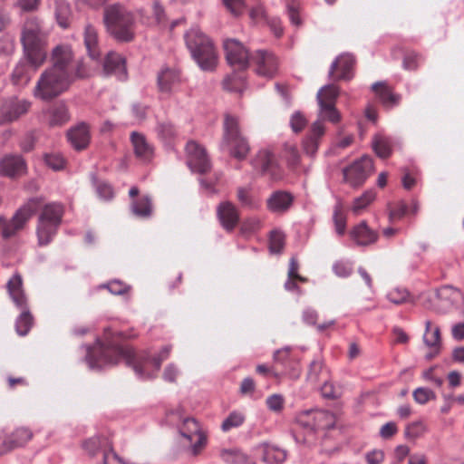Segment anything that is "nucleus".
<instances>
[{
  "label": "nucleus",
  "instance_id": "1",
  "mask_svg": "<svg viewBox=\"0 0 464 464\" xmlns=\"http://www.w3.org/2000/svg\"><path fill=\"white\" fill-rule=\"evenodd\" d=\"M103 23L108 34L117 42L129 43L135 38L134 14L120 4L107 5L103 11Z\"/></svg>",
  "mask_w": 464,
  "mask_h": 464
},
{
  "label": "nucleus",
  "instance_id": "2",
  "mask_svg": "<svg viewBox=\"0 0 464 464\" xmlns=\"http://www.w3.org/2000/svg\"><path fill=\"white\" fill-rule=\"evenodd\" d=\"M21 42L24 55L35 71L47 57V37L35 19L27 20L24 25Z\"/></svg>",
  "mask_w": 464,
  "mask_h": 464
},
{
  "label": "nucleus",
  "instance_id": "3",
  "mask_svg": "<svg viewBox=\"0 0 464 464\" xmlns=\"http://www.w3.org/2000/svg\"><path fill=\"white\" fill-rule=\"evenodd\" d=\"M102 362H92V356L89 353L87 360L89 361L92 368L99 367L102 363L105 364H116L121 359L124 360L126 364L131 366L136 374L141 379H152L156 376V373L150 374L146 372L145 366L148 362V359L138 358L132 350V348L126 345H114L110 348H105L101 352Z\"/></svg>",
  "mask_w": 464,
  "mask_h": 464
},
{
  "label": "nucleus",
  "instance_id": "4",
  "mask_svg": "<svg viewBox=\"0 0 464 464\" xmlns=\"http://www.w3.org/2000/svg\"><path fill=\"white\" fill-rule=\"evenodd\" d=\"M185 42L193 59L204 71L213 70L217 63V53L212 41L198 27L185 34Z\"/></svg>",
  "mask_w": 464,
  "mask_h": 464
},
{
  "label": "nucleus",
  "instance_id": "5",
  "mask_svg": "<svg viewBox=\"0 0 464 464\" xmlns=\"http://www.w3.org/2000/svg\"><path fill=\"white\" fill-rule=\"evenodd\" d=\"M74 81L71 74L49 67L37 81L34 94L41 100L50 101L66 92Z\"/></svg>",
  "mask_w": 464,
  "mask_h": 464
},
{
  "label": "nucleus",
  "instance_id": "6",
  "mask_svg": "<svg viewBox=\"0 0 464 464\" xmlns=\"http://www.w3.org/2000/svg\"><path fill=\"white\" fill-rule=\"evenodd\" d=\"M41 206V198H32L15 211L12 218L7 219L0 216V236L4 239L14 237L18 231L24 227Z\"/></svg>",
  "mask_w": 464,
  "mask_h": 464
},
{
  "label": "nucleus",
  "instance_id": "7",
  "mask_svg": "<svg viewBox=\"0 0 464 464\" xmlns=\"http://www.w3.org/2000/svg\"><path fill=\"white\" fill-rule=\"evenodd\" d=\"M22 277L19 274L14 275L7 283V288L9 295L15 304V305L23 309V312L17 318L15 322V329L19 335L24 336L26 335L32 325H33V316L26 309V297L22 289Z\"/></svg>",
  "mask_w": 464,
  "mask_h": 464
},
{
  "label": "nucleus",
  "instance_id": "8",
  "mask_svg": "<svg viewBox=\"0 0 464 464\" xmlns=\"http://www.w3.org/2000/svg\"><path fill=\"white\" fill-rule=\"evenodd\" d=\"M53 70L71 74L74 80L88 75L87 69L82 60H75L69 45H58L52 52Z\"/></svg>",
  "mask_w": 464,
  "mask_h": 464
},
{
  "label": "nucleus",
  "instance_id": "9",
  "mask_svg": "<svg viewBox=\"0 0 464 464\" xmlns=\"http://www.w3.org/2000/svg\"><path fill=\"white\" fill-rule=\"evenodd\" d=\"M187 165L192 172L206 174L211 169V161L206 149L195 140L186 145Z\"/></svg>",
  "mask_w": 464,
  "mask_h": 464
},
{
  "label": "nucleus",
  "instance_id": "10",
  "mask_svg": "<svg viewBox=\"0 0 464 464\" xmlns=\"http://www.w3.org/2000/svg\"><path fill=\"white\" fill-rule=\"evenodd\" d=\"M372 170V159L368 156H362L360 160L343 169L344 179L353 187L360 186Z\"/></svg>",
  "mask_w": 464,
  "mask_h": 464
},
{
  "label": "nucleus",
  "instance_id": "11",
  "mask_svg": "<svg viewBox=\"0 0 464 464\" xmlns=\"http://www.w3.org/2000/svg\"><path fill=\"white\" fill-rule=\"evenodd\" d=\"M255 72L261 77L271 79L278 72L279 62L274 53L267 50H257L253 55Z\"/></svg>",
  "mask_w": 464,
  "mask_h": 464
},
{
  "label": "nucleus",
  "instance_id": "12",
  "mask_svg": "<svg viewBox=\"0 0 464 464\" xmlns=\"http://www.w3.org/2000/svg\"><path fill=\"white\" fill-rule=\"evenodd\" d=\"M31 106L25 100L9 98L0 102V125L11 123L24 115Z\"/></svg>",
  "mask_w": 464,
  "mask_h": 464
},
{
  "label": "nucleus",
  "instance_id": "13",
  "mask_svg": "<svg viewBox=\"0 0 464 464\" xmlns=\"http://www.w3.org/2000/svg\"><path fill=\"white\" fill-rule=\"evenodd\" d=\"M180 434L191 444V452L194 456L200 453L207 444V436L201 430L195 419H186L180 427Z\"/></svg>",
  "mask_w": 464,
  "mask_h": 464
},
{
  "label": "nucleus",
  "instance_id": "14",
  "mask_svg": "<svg viewBox=\"0 0 464 464\" xmlns=\"http://www.w3.org/2000/svg\"><path fill=\"white\" fill-rule=\"evenodd\" d=\"M252 165L256 169L260 170L263 175H268L273 180H279L283 174L274 156L267 150H261L252 160Z\"/></svg>",
  "mask_w": 464,
  "mask_h": 464
},
{
  "label": "nucleus",
  "instance_id": "15",
  "mask_svg": "<svg viewBox=\"0 0 464 464\" xmlns=\"http://www.w3.org/2000/svg\"><path fill=\"white\" fill-rule=\"evenodd\" d=\"M423 343L430 350V352L426 354V359L431 360L440 353V330L439 326H433L430 320L425 322Z\"/></svg>",
  "mask_w": 464,
  "mask_h": 464
},
{
  "label": "nucleus",
  "instance_id": "16",
  "mask_svg": "<svg viewBox=\"0 0 464 464\" xmlns=\"http://www.w3.org/2000/svg\"><path fill=\"white\" fill-rule=\"evenodd\" d=\"M130 139L135 157L143 162H150L154 156V148L146 137L138 131H132Z\"/></svg>",
  "mask_w": 464,
  "mask_h": 464
},
{
  "label": "nucleus",
  "instance_id": "17",
  "mask_svg": "<svg viewBox=\"0 0 464 464\" xmlns=\"http://www.w3.org/2000/svg\"><path fill=\"white\" fill-rule=\"evenodd\" d=\"M124 57L115 52H110L104 60L103 71L107 75L113 74L120 81L127 79V69Z\"/></svg>",
  "mask_w": 464,
  "mask_h": 464
},
{
  "label": "nucleus",
  "instance_id": "18",
  "mask_svg": "<svg viewBox=\"0 0 464 464\" xmlns=\"http://www.w3.org/2000/svg\"><path fill=\"white\" fill-rule=\"evenodd\" d=\"M257 453L261 456L264 462L267 464L283 463L287 457L286 451L275 444L263 442L256 448Z\"/></svg>",
  "mask_w": 464,
  "mask_h": 464
},
{
  "label": "nucleus",
  "instance_id": "19",
  "mask_svg": "<svg viewBox=\"0 0 464 464\" xmlns=\"http://www.w3.org/2000/svg\"><path fill=\"white\" fill-rule=\"evenodd\" d=\"M350 235L356 245L362 246L374 244L379 237L378 232L372 229L365 221H362L355 226Z\"/></svg>",
  "mask_w": 464,
  "mask_h": 464
},
{
  "label": "nucleus",
  "instance_id": "20",
  "mask_svg": "<svg viewBox=\"0 0 464 464\" xmlns=\"http://www.w3.org/2000/svg\"><path fill=\"white\" fill-rule=\"evenodd\" d=\"M294 197L291 193L283 190L275 191L266 200V208L273 213H284L292 206Z\"/></svg>",
  "mask_w": 464,
  "mask_h": 464
},
{
  "label": "nucleus",
  "instance_id": "21",
  "mask_svg": "<svg viewBox=\"0 0 464 464\" xmlns=\"http://www.w3.org/2000/svg\"><path fill=\"white\" fill-rule=\"evenodd\" d=\"M68 140L76 150H82L90 143L91 135L89 126L82 122L72 128L67 133Z\"/></svg>",
  "mask_w": 464,
  "mask_h": 464
},
{
  "label": "nucleus",
  "instance_id": "22",
  "mask_svg": "<svg viewBox=\"0 0 464 464\" xmlns=\"http://www.w3.org/2000/svg\"><path fill=\"white\" fill-rule=\"evenodd\" d=\"M32 437L33 433L30 430L26 428L16 429L10 437L3 442L0 448V455L24 446L32 439Z\"/></svg>",
  "mask_w": 464,
  "mask_h": 464
},
{
  "label": "nucleus",
  "instance_id": "23",
  "mask_svg": "<svg viewBox=\"0 0 464 464\" xmlns=\"http://www.w3.org/2000/svg\"><path fill=\"white\" fill-rule=\"evenodd\" d=\"M158 87L161 92H170L180 82L179 72L175 68L162 67L157 77Z\"/></svg>",
  "mask_w": 464,
  "mask_h": 464
},
{
  "label": "nucleus",
  "instance_id": "24",
  "mask_svg": "<svg viewBox=\"0 0 464 464\" xmlns=\"http://www.w3.org/2000/svg\"><path fill=\"white\" fill-rule=\"evenodd\" d=\"M25 163L22 157L8 155L0 160V174L6 177H15L24 173Z\"/></svg>",
  "mask_w": 464,
  "mask_h": 464
},
{
  "label": "nucleus",
  "instance_id": "25",
  "mask_svg": "<svg viewBox=\"0 0 464 464\" xmlns=\"http://www.w3.org/2000/svg\"><path fill=\"white\" fill-rule=\"evenodd\" d=\"M324 130V126L320 121H315L313 123L310 134L303 141V149L307 155L314 156L315 154Z\"/></svg>",
  "mask_w": 464,
  "mask_h": 464
},
{
  "label": "nucleus",
  "instance_id": "26",
  "mask_svg": "<svg viewBox=\"0 0 464 464\" xmlns=\"http://www.w3.org/2000/svg\"><path fill=\"white\" fill-rule=\"evenodd\" d=\"M353 64L354 58L352 54H342L333 63L329 73L330 75H334V73L337 72L338 79L349 80L352 77Z\"/></svg>",
  "mask_w": 464,
  "mask_h": 464
},
{
  "label": "nucleus",
  "instance_id": "27",
  "mask_svg": "<svg viewBox=\"0 0 464 464\" xmlns=\"http://www.w3.org/2000/svg\"><path fill=\"white\" fill-rule=\"evenodd\" d=\"M48 6L53 9L56 22L62 28H67L71 22L72 11L65 0H48Z\"/></svg>",
  "mask_w": 464,
  "mask_h": 464
},
{
  "label": "nucleus",
  "instance_id": "28",
  "mask_svg": "<svg viewBox=\"0 0 464 464\" xmlns=\"http://www.w3.org/2000/svg\"><path fill=\"white\" fill-rule=\"evenodd\" d=\"M83 41L88 55L97 60L101 56L98 31L92 24H86L83 31Z\"/></svg>",
  "mask_w": 464,
  "mask_h": 464
},
{
  "label": "nucleus",
  "instance_id": "29",
  "mask_svg": "<svg viewBox=\"0 0 464 464\" xmlns=\"http://www.w3.org/2000/svg\"><path fill=\"white\" fill-rule=\"evenodd\" d=\"M63 213L64 208L63 204L51 202L42 208L38 219L60 226Z\"/></svg>",
  "mask_w": 464,
  "mask_h": 464
},
{
  "label": "nucleus",
  "instance_id": "30",
  "mask_svg": "<svg viewBox=\"0 0 464 464\" xmlns=\"http://www.w3.org/2000/svg\"><path fill=\"white\" fill-rule=\"evenodd\" d=\"M327 413L320 411H307L301 412L296 417V421L300 427L314 431L321 427V420L327 417Z\"/></svg>",
  "mask_w": 464,
  "mask_h": 464
},
{
  "label": "nucleus",
  "instance_id": "31",
  "mask_svg": "<svg viewBox=\"0 0 464 464\" xmlns=\"http://www.w3.org/2000/svg\"><path fill=\"white\" fill-rule=\"evenodd\" d=\"M372 88L382 104L386 107L395 106L401 100V96L394 94L392 89L385 82H376Z\"/></svg>",
  "mask_w": 464,
  "mask_h": 464
},
{
  "label": "nucleus",
  "instance_id": "32",
  "mask_svg": "<svg viewBox=\"0 0 464 464\" xmlns=\"http://www.w3.org/2000/svg\"><path fill=\"white\" fill-rule=\"evenodd\" d=\"M250 55L248 49L241 43L234 40V72L246 71L249 66Z\"/></svg>",
  "mask_w": 464,
  "mask_h": 464
},
{
  "label": "nucleus",
  "instance_id": "33",
  "mask_svg": "<svg viewBox=\"0 0 464 464\" xmlns=\"http://www.w3.org/2000/svg\"><path fill=\"white\" fill-rule=\"evenodd\" d=\"M59 227L60 226L58 225L38 219L36 226L38 244L40 246H46L51 243L56 235Z\"/></svg>",
  "mask_w": 464,
  "mask_h": 464
},
{
  "label": "nucleus",
  "instance_id": "34",
  "mask_svg": "<svg viewBox=\"0 0 464 464\" xmlns=\"http://www.w3.org/2000/svg\"><path fill=\"white\" fill-rule=\"evenodd\" d=\"M274 360L276 363L284 365L285 372L289 373L292 377L296 378L299 376L300 372L295 368L296 362L290 360V348H283L278 350L274 354Z\"/></svg>",
  "mask_w": 464,
  "mask_h": 464
},
{
  "label": "nucleus",
  "instance_id": "35",
  "mask_svg": "<svg viewBox=\"0 0 464 464\" xmlns=\"http://www.w3.org/2000/svg\"><path fill=\"white\" fill-rule=\"evenodd\" d=\"M48 115L51 126H61L70 120L68 108L63 103L52 106L48 111Z\"/></svg>",
  "mask_w": 464,
  "mask_h": 464
},
{
  "label": "nucleus",
  "instance_id": "36",
  "mask_svg": "<svg viewBox=\"0 0 464 464\" xmlns=\"http://www.w3.org/2000/svg\"><path fill=\"white\" fill-rule=\"evenodd\" d=\"M339 95V89L334 84L325 85L322 87L316 95L319 106L335 105L337 97Z\"/></svg>",
  "mask_w": 464,
  "mask_h": 464
},
{
  "label": "nucleus",
  "instance_id": "37",
  "mask_svg": "<svg viewBox=\"0 0 464 464\" xmlns=\"http://www.w3.org/2000/svg\"><path fill=\"white\" fill-rule=\"evenodd\" d=\"M372 149L382 159H387L392 152V142L389 137L378 134L372 140Z\"/></svg>",
  "mask_w": 464,
  "mask_h": 464
},
{
  "label": "nucleus",
  "instance_id": "38",
  "mask_svg": "<svg viewBox=\"0 0 464 464\" xmlns=\"http://www.w3.org/2000/svg\"><path fill=\"white\" fill-rule=\"evenodd\" d=\"M250 150L247 140L241 134L234 123V158L245 159Z\"/></svg>",
  "mask_w": 464,
  "mask_h": 464
},
{
  "label": "nucleus",
  "instance_id": "39",
  "mask_svg": "<svg viewBox=\"0 0 464 464\" xmlns=\"http://www.w3.org/2000/svg\"><path fill=\"white\" fill-rule=\"evenodd\" d=\"M131 210L133 214L139 218H146L150 217L152 213L151 199L148 196H145L134 200L131 204Z\"/></svg>",
  "mask_w": 464,
  "mask_h": 464
},
{
  "label": "nucleus",
  "instance_id": "40",
  "mask_svg": "<svg viewBox=\"0 0 464 464\" xmlns=\"http://www.w3.org/2000/svg\"><path fill=\"white\" fill-rule=\"evenodd\" d=\"M217 212L222 227L228 232L232 231V204L229 201L220 203Z\"/></svg>",
  "mask_w": 464,
  "mask_h": 464
},
{
  "label": "nucleus",
  "instance_id": "41",
  "mask_svg": "<svg viewBox=\"0 0 464 464\" xmlns=\"http://www.w3.org/2000/svg\"><path fill=\"white\" fill-rule=\"evenodd\" d=\"M322 124L324 121H328L334 124L338 123L341 121V114L336 109L335 105H324L319 106L318 119Z\"/></svg>",
  "mask_w": 464,
  "mask_h": 464
},
{
  "label": "nucleus",
  "instance_id": "42",
  "mask_svg": "<svg viewBox=\"0 0 464 464\" xmlns=\"http://www.w3.org/2000/svg\"><path fill=\"white\" fill-rule=\"evenodd\" d=\"M31 79L28 66L24 63H19L12 73L13 82L16 85H25Z\"/></svg>",
  "mask_w": 464,
  "mask_h": 464
},
{
  "label": "nucleus",
  "instance_id": "43",
  "mask_svg": "<svg viewBox=\"0 0 464 464\" xmlns=\"http://www.w3.org/2000/svg\"><path fill=\"white\" fill-rule=\"evenodd\" d=\"M237 199L242 207L255 208L258 206L257 200L252 195L251 188L240 187L237 188Z\"/></svg>",
  "mask_w": 464,
  "mask_h": 464
},
{
  "label": "nucleus",
  "instance_id": "44",
  "mask_svg": "<svg viewBox=\"0 0 464 464\" xmlns=\"http://www.w3.org/2000/svg\"><path fill=\"white\" fill-rule=\"evenodd\" d=\"M375 198V192L373 190L365 191L361 197L354 199L352 211L355 215L361 214V212L369 206Z\"/></svg>",
  "mask_w": 464,
  "mask_h": 464
},
{
  "label": "nucleus",
  "instance_id": "45",
  "mask_svg": "<svg viewBox=\"0 0 464 464\" xmlns=\"http://www.w3.org/2000/svg\"><path fill=\"white\" fill-rule=\"evenodd\" d=\"M427 430L425 424L421 420H416L409 423L404 430V436L408 440H416L421 437Z\"/></svg>",
  "mask_w": 464,
  "mask_h": 464
},
{
  "label": "nucleus",
  "instance_id": "46",
  "mask_svg": "<svg viewBox=\"0 0 464 464\" xmlns=\"http://www.w3.org/2000/svg\"><path fill=\"white\" fill-rule=\"evenodd\" d=\"M335 231L338 235H343L346 227V217L343 209L342 204L335 205L333 217Z\"/></svg>",
  "mask_w": 464,
  "mask_h": 464
},
{
  "label": "nucleus",
  "instance_id": "47",
  "mask_svg": "<svg viewBox=\"0 0 464 464\" xmlns=\"http://www.w3.org/2000/svg\"><path fill=\"white\" fill-rule=\"evenodd\" d=\"M225 131L220 143V149L227 151L229 155H232V132H231V122L228 115L226 116Z\"/></svg>",
  "mask_w": 464,
  "mask_h": 464
},
{
  "label": "nucleus",
  "instance_id": "48",
  "mask_svg": "<svg viewBox=\"0 0 464 464\" xmlns=\"http://www.w3.org/2000/svg\"><path fill=\"white\" fill-rule=\"evenodd\" d=\"M387 298L395 304H401L409 301L410 293L405 288L396 287L388 293Z\"/></svg>",
  "mask_w": 464,
  "mask_h": 464
},
{
  "label": "nucleus",
  "instance_id": "49",
  "mask_svg": "<svg viewBox=\"0 0 464 464\" xmlns=\"http://www.w3.org/2000/svg\"><path fill=\"white\" fill-rule=\"evenodd\" d=\"M106 442L105 438L99 436L92 437L83 442V449L91 455L94 456Z\"/></svg>",
  "mask_w": 464,
  "mask_h": 464
},
{
  "label": "nucleus",
  "instance_id": "50",
  "mask_svg": "<svg viewBox=\"0 0 464 464\" xmlns=\"http://www.w3.org/2000/svg\"><path fill=\"white\" fill-rule=\"evenodd\" d=\"M285 246V235L279 230H273L270 234L269 247L273 253H280Z\"/></svg>",
  "mask_w": 464,
  "mask_h": 464
},
{
  "label": "nucleus",
  "instance_id": "51",
  "mask_svg": "<svg viewBox=\"0 0 464 464\" xmlns=\"http://www.w3.org/2000/svg\"><path fill=\"white\" fill-rule=\"evenodd\" d=\"M156 131L158 136L163 140H169L176 134L175 127L169 121L159 122Z\"/></svg>",
  "mask_w": 464,
  "mask_h": 464
},
{
  "label": "nucleus",
  "instance_id": "52",
  "mask_svg": "<svg viewBox=\"0 0 464 464\" xmlns=\"http://www.w3.org/2000/svg\"><path fill=\"white\" fill-rule=\"evenodd\" d=\"M260 227L261 222L259 218L256 217L249 218L241 224L240 233L246 237L257 231Z\"/></svg>",
  "mask_w": 464,
  "mask_h": 464
},
{
  "label": "nucleus",
  "instance_id": "53",
  "mask_svg": "<svg viewBox=\"0 0 464 464\" xmlns=\"http://www.w3.org/2000/svg\"><path fill=\"white\" fill-rule=\"evenodd\" d=\"M286 9L291 23L296 26L302 24L299 16V1L298 0H285Z\"/></svg>",
  "mask_w": 464,
  "mask_h": 464
},
{
  "label": "nucleus",
  "instance_id": "54",
  "mask_svg": "<svg viewBox=\"0 0 464 464\" xmlns=\"http://www.w3.org/2000/svg\"><path fill=\"white\" fill-rule=\"evenodd\" d=\"M44 161L46 165L53 170H60L64 168L65 160L59 153L45 154Z\"/></svg>",
  "mask_w": 464,
  "mask_h": 464
},
{
  "label": "nucleus",
  "instance_id": "55",
  "mask_svg": "<svg viewBox=\"0 0 464 464\" xmlns=\"http://www.w3.org/2000/svg\"><path fill=\"white\" fill-rule=\"evenodd\" d=\"M42 0H16L14 6L19 8L23 13L36 12Z\"/></svg>",
  "mask_w": 464,
  "mask_h": 464
},
{
  "label": "nucleus",
  "instance_id": "56",
  "mask_svg": "<svg viewBox=\"0 0 464 464\" xmlns=\"http://www.w3.org/2000/svg\"><path fill=\"white\" fill-rule=\"evenodd\" d=\"M413 398L419 404H425L435 398L434 392L428 388H417L413 392Z\"/></svg>",
  "mask_w": 464,
  "mask_h": 464
},
{
  "label": "nucleus",
  "instance_id": "57",
  "mask_svg": "<svg viewBox=\"0 0 464 464\" xmlns=\"http://www.w3.org/2000/svg\"><path fill=\"white\" fill-rule=\"evenodd\" d=\"M285 400L280 394H273L266 398V404L267 408L276 413H279L284 409Z\"/></svg>",
  "mask_w": 464,
  "mask_h": 464
},
{
  "label": "nucleus",
  "instance_id": "58",
  "mask_svg": "<svg viewBox=\"0 0 464 464\" xmlns=\"http://www.w3.org/2000/svg\"><path fill=\"white\" fill-rule=\"evenodd\" d=\"M180 374V370L178 365L171 362L169 363L163 371L162 378L167 382L174 383L177 382L179 375Z\"/></svg>",
  "mask_w": 464,
  "mask_h": 464
},
{
  "label": "nucleus",
  "instance_id": "59",
  "mask_svg": "<svg viewBox=\"0 0 464 464\" xmlns=\"http://www.w3.org/2000/svg\"><path fill=\"white\" fill-rule=\"evenodd\" d=\"M323 371V362L320 360H314L310 365L307 373V380L313 383L319 381V375Z\"/></svg>",
  "mask_w": 464,
  "mask_h": 464
},
{
  "label": "nucleus",
  "instance_id": "60",
  "mask_svg": "<svg viewBox=\"0 0 464 464\" xmlns=\"http://www.w3.org/2000/svg\"><path fill=\"white\" fill-rule=\"evenodd\" d=\"M171 349V345H166L162 347L160 353L151 359V362L153 363L156 372L160 369L162 362L166 361L169 357Z\"/></svg>",
  "mask_w": 464,
  "mask_h": 464
},
{
  "label": "nucleus",
  "instance_id": "61",
  "mask_svg": "<svg viewBox=\"0 0 464 464\" xmlns=\"http://www.w3.org/2000/svg\"><path fill=\"white\" fill-rule=\"evenodd\" d=\"M307 124L305 117L299 111L295 112L290 119V126L295 132L301 131Z\"/></svg>",
  "mask_w": 464,
  "mask_h": 464
},
{
  "label": "nucleus",
  "instance_id": "62",
  "mask_svg": "<svg viewBox=\"0 0 464 464\" xmlns=\"http://www.w3.org/2000/svg\"><path fill=\"white\" fill-rule=\"evenodd\" d=\"M96 192L99 198L104 200L111 199L114 195L111 186L103 181L96 184Z\"/></svg>",
  "mask_w": 464,
  "mask_h": 464
},
{
  "label": "nucleus",
  "instance_id": "63",
  "mask_svg": "<svg viewBox=\"0 0 464 464\" xmlns=\"http://www.w3.org/2000/svg\"><path fill=\"white\" fill-rule=\"evenodd\" d=\"M249 17L255 24L259 23L263 20H267L265 8L262 5L258 4L256 6L251 7L249 11Z\"/></svg>",
  "mask_w": 464,
  "mask_h": 464
},
{
  "label": "nucleus",
  "instance_id": "64",
  "mask_svg": "<svg viewBox=\"0 0 464 464\" xmlns=\"http://www.w3.org/2000/svg\"><path fill=\"white\" fill-rule=\"evenodd\" d=\"M153 16L158 24H165L167 18L163 6L159 1H154L152 4Z\"/></svg>",
  "mask_w": 464,
  "mask_h": 464
}]
</instances>
